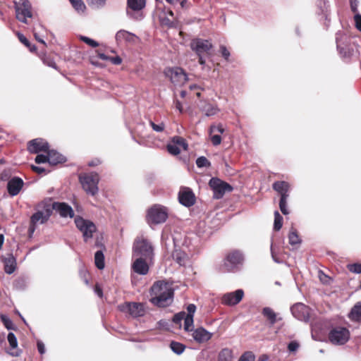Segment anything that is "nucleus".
<instances>
[{
    "label": "nucleus",
    "instance_id": "obj_1",
    "mask_svg": "<svg viewBox=\"0 0 361 361\" xmlns=\"http://www.w3.org/2000/svg\"><path fill=\"white\" fill-rule=\"evenodd\" d=\"M150 294V302L160 307H167L173 301V290L167 283L163 281L154 283L151 288Z\"/></svg>",
    "mask_w": 361,
    "mask_h": 361
},
{
    "label": "nucleus",
    "instance_id": "obj_2",
    "mask_svg": "<svg viewBox=\"0 0 361 361\" xmlns=\"http://www.w3.org/2000/svg\"><path fill=\"white\" fill-rule=\"evenodd\" d=\"M133 257H140L154 260V247L150 240L143 235L136 237L132 247Z\"/></svg>",
    "mask_w": 361,
    "mask_h": 361
},
{
    "label": "nucleus",
    "instance_id": "obj_3",
    "mask_svg": "<svg viewBox=\"0 0 361 361\" xmlns=\"http://www.w3.org/2000/svg\"><path fill=\"white\" fill-rule=\"evenodd\" d=\"M79 180L83 190L89 195L94 196L98 191L99 181V174L94 172L84 173L79 176Z\"/></svg>",
    "mask_w": 361,
    "mask_h": 361
},
{
    "label": "nucleus",
    "instance_id": "obj_4",
    "mask_svg": "<svg viewBox=\"0 0 361 361\" xmlns=\"http://www.w3.org/2000/svg\"><path fill=\"white\" fill-rule=\"evenodd\" d=\"M149 223L159 224L166 221L168 218V211L165 207L155 204L147 212V215Z\"/></svg>",
    "mask_w": 361,
    "mask_h": 361
},
{
    "label": "nucleus",
    "instance_id": "obj_5",
    "mask_svg": "<svg viewBox=\"0 0 361 361\" xmlns=\"http://www.w3.org/2000/svg\"><path fill=\"white\" fill-rule=\"evenodd\" d=\"M75 224L76 227L82 232L85 242L91 239L93 236V233L97 231L96 226L93 222L85 219L81 216H76L75 218Z\"/></svg>",
    "mask_w": 361,
    "mask_h": 361
},
{
    "label": "nucleus",
    "instance_id": "obj_6",
    "mask_svg": "<svg viewBox=\"0 0 361 361\" xmlns=\"http://www.w3.org/2000/svg\"><path fill=\"white\" fill-rule=\"evenodd\" d=\"M209 185L214 192V198L217 200L222 198L226 192H231L233 189L230 184L218 178H212Z\"/></svg>",
    "mask_w": 361,
    "mask_h": 361
},
{
    "label": "nucleus",
    "instance_id": "obj_7",
    "mask_svg": "<svg viewBox=\"0 0 361 361\" xmlns=\"http://www.w3.org/2000/svg\"><path fill=\"white\" fill-rule=\"evenodd\" d=\"M164 75L174 85L181 86L188 80L187 74L180 67L167 68L164 71Z\"/></svg>",
    "mask_w": 361,
    "mask_h": 361
},
{
    "label": "nucleus",
    "instance_id": "obj_8",
    "mask_svg": "<svg viewBox=\"0 0 361 361\" xmlns=\"http://www.w3.org/2000/svg\"><path fill=\"white\" fill-rule=\"evenodd\" d=\"M16 18L27 23V18H32V6L28 0H20L18 2L14 1Z\"/></svg>",
    "mask_w": 361,
    "mask_h": 361
},
{
    "label": "nucleus",
    "instance_id": "obj_9",
    "mask_svg": "<svg viewBox=\"0 0 361 361\" xmlns=\"http://www.w3.org/2000/svg\"><path fill=\"white\" fill-rule=\"evenodd\" d=\"M350 338V331L342 326L333 328L329 334L330 342L334 345H343Z\"/></svg>",
    "mask_w": 361,
    "mask_h": 361
},
{
    "label": "nucleus",
    "instance_id": "obj_10",
    "mask_svg": "<svg viewBox=\"0 0 361 361\" xmlns=\"http://www.w3.org/2000/svg\"><path fill=\"white\" fill-rule=\"evenodd\" d=\"M244 257L239 250H232L228 252L224 259V266L227 271H233L243 264Z\"/></svg>",
    "mask_w": 361,
    "mask_h": 361
},
{
    "label": "nucleus",
    "instance_id": "obj_11",
    "mask_svg": "<svg viewBox=\"0 0 361 361\" xmlns=\"http://www.w3.org/2000/svg\"><path fill=\"white\" fill-rule=\"evenodd\" d=\"M290 311L295 318L298 320L307 322L310 317V308L303 303L298 302L293 305Z\"/></svg>",
    "mask_w": 361,
    "mask_h": 361
},
{
    "label": "nucleus",
    "instance_id": "obj_12",
    "mask_svg": "<svg viewBox=\"0 0 361 361\" xmlns=\"http://www.w3.org/2000/svg\"><path fill=\"white\" fill-rule=\"evenodd\" d=\"M243 296V290L238 289L233 292H229L224 294L221 297V302L225 305L234 306L242 300Z\"/></svg>",
    "mask_w": 361,
    "mask_h": 361
},
{
    "label": "nucleus",
    "instance_id": "obj_13",
    "mask_svg": "<svg viewBox=\"0 0 361 361\" xmlns=\"http://www.w3.org/2000/svg\"><path fill=\"white\" fill-rule=\"evenodd\" d=\"M121 311L128 312L133 317H142L145 310L144 305L142 303L138 302H128L120 306Z\"/></svg>",
    "mask_w": 361,
    "mask_h": 361
},
{
    "label": "nucleus",
    "instance_id": "obj_14",
    "mask_svg": "<svg viewBox=\"0 0 361 361\" xmlns=\"http://www.w3.org/2000/svg\"><path fill=\"white\" fill-rule=\"evenodd\" d=\"M135 259L132 264V269L136 274L140 275H146L149 269V265L153 263V260H147L140 257H133Z\"/></svg>",
    "mask_w": 361,
    "mask_h": 361
},
{
    "label": "nucleus",
    "instance_id": "obj_15",
    "mask_svg": "<svg viewBox=\"0 0 361 361\" xmlns=\"http://www.w3.org/2000/svg\"><path fill=\"white\" fill-rule=\"evenodd\" d=\"M145 0H127V15L131 18L141 20L143 18L142 14L135 17L132 11H140L145 7Z\"/></svg>",
    "mask_w": 361,
    "mask_h": 361
},
{
    "label": "nucleus",
    "instance_id": "obj_16",
    "mask_svg": "<svg viewBox=\"0 0 361 361\" xmlns=\"http://www.w3.org/2000/svg\"><path fill=\"white\" fill-rule=\"evenodd\" d=\"M212 47V44L209 41L202 39H195L190 43L191 49L195 51L197 55L207 53Z\"/></svg>",
    "mask_w": 361,
    "mask_h": 361
},
{
    "label": "nucleus",
    "instance_id": "obj_17",
    "mask_svg": "<svg viewBox=\"0 0 361 361\" xmlns=\"http://www.w3.org/2000/svg\"><path fill=\"white\" fill-rule=\"evenodd\" d=\"M346 40L347 37L345 35H343L340 33L336 34V41L337 49L339 54L343 58H349L352 54L351 50L348 47Z\"/></svg>",
    "mask_w": 361,
    "mask_h": 361
},
{
    "label": "nucleus",
    "instance_id": "obj_18",
    "mask_svg": "<svg viewBox=\"0 0 361 361\" xmlns=\"http://www.w3.org/2000/svg\"><path fill=\"white\" fill-rule=\"evenodd\" d=\"M27 149L32 154H37L40 152H47L49 149V144L43 139L37 138L28 142Z\"/></svg>",
    "mask_w": 361,
    "mask_h": 361
},
{
    "label": "nucleus",
    "instance_id": "obj_19",
    "mask_svg": "<svg viewBox=\"0 0 361 361\" xmlns=\"http://www.w3.org/2000/svg\"><path fill=\"white\" fill-rule=\"evenodd\" d=\"M24 185L22 178L15 176L11 178L7 183V190L11 197H14L19 194Z\"/></svg>",
    "mask_w": 361,
    "mask_h": 361
},
{
    "label": "nucleus",
    "instance_id": "obj_20",
    "mask_svg": "<svg viewBox=\"0 0 361 361\" xmlns=\"http://www.w3.org/2000/svg\"><path fill=\"white\" fill-rule=\"evenodd\" d=\"M138 39L137 35L125 30H121L116 34V40L118 44H135Z\"/></svg>",
    "mask_w": 361,
    "mask_h": 361
},
{
    "label": "nucleus",
    "instance_id": "obj_21",
    "mask_svg": "<svg viewBox=\"0 0 361 361\" xmlns=\"http://www.w3.org/2000/svg\"><path fill=\"white\" fill-rule=\"evenodd\" d=\"M178 200L179 202L185 207H190L195 202V195L189 188H185L179 192Z\"/></svg>",
    "mask_w": 361,
    "mask_h": 361
},
{
    "label": "nucleus",
    "instance_id": "obj_22",
    "mask_svg": "<svg viewBox=\"0 0 361 361\" xmlns=\"http://www.w3.org/2000/svg\"><path fill=\"white\" fill-rule=\"evenodd\" d=\"M53 208L55 209L61 216L70 218L73 217L74 212L71 206L65 202H55L53 204Z\"/></svg>",
    "mask_w": 361,
    "mask_h": 361
},
{
    "label": "nucleus",
    "instance_id": "obj_23",
    "mask_svg": "<svg viewBox=\"0 0 361 361\" xmlns=\"http://www.w3.org/2000/svg\"><path fill=\"white\" fill-rule=\"evenodd\" d=\"M192 336L197 342L203 343L209 341L212 338V334L200 327L194 330Z\"/></svg>",
    "mask_w": 361,
    "mask_h": 361
},
{
    "label": "nucleus",
    "instance_id": "obj_24",
    "mask_svg": "<svg viewBox=\"0 0 361 361\" xmlns=\"http://www.w3.org/2000/svg\"><path fill=\"white\" fill-rule=\"evenodd\" d=\"M7 340L10 345V350L8 353L12 356L18 357L20 355V350L17 349L18 341L15 334L12 332H9L7 336Z\"/></svg>",
    "mask_w": 361,
    "mask_h": 361
},
{
    "label": "nucleus",
    "instance_id": "obj_25",
    "mask_svg": "<svg viewBox=\"0 0 361 361\" xmlns=\"http://www.w3.org/2000/svg\"><path fill=\"white\" fill-rule=\"evenodd\" d=\"M4 264V271L8 274H13L16 269V259L14 256L11 254L6 258L2 259Z\"/></svg>",
    "mask_w": 361,
    "mask_h": 361
},
{
    "label": "nucleus",
    "instance_id": "obj_26",
    "mask_svg": "<svg viewBox=\"0 0 361 361\" xmlns=\"http://www.w3.org/2000/svg\"><path fill=\"white\" fill-rule=\"evenodd\" d=\"M273 189L278 192L281 197L286 196V197H288V191L290 189V185L286 181H276L274 183Z\"/></svg>",
    "mask_w": 361,
    "mask_h": 361
},
{
    "label": "nucleus",
    "instance_id": "obj_27",
    "mask_svg": "<svg viewBox=\"0 0 361 361\" xmlns=\"http://www.w3.org/2000/svg\"><path fill=\"white\" fill-rule=\"evenodd\" d=\"M49 157V164L51 165H56L58 164L63 163L66 161V158L63 155L59 153L55 150L47 151Z\"/></svg>",
    "mask_w": 361,
    "mask_h": 361
},
{
    "label": "nucleus",
    "instance_id": "obj_28",
    "mask_svg": "<svg viewBox=\"0 0 361 361\" xmlns=\"http://www.w3.org/2000/svg\"><path fill=\"white\" fill-rule=\"evenodd\" d=\"M49 217V214L47 212L44 214V212L42 211H38L32 214L30 219L31 224L35 225L37 224H44L45 223Z\"/></svg>",
    "mask_w": 361,
    "mask_h": 361
},
{
    "label": "nucleus",
    "instance_id": "obj_29",
    "mask_svg": "<svg viewBox=\"0 0 361 361\" xmlns=\"http://www.w3.org/2000/svg\"><path fill=\"white\" fill-rule=\"evenodd\" d=\"M173 258L180 266H185L189 262L188 255L185 252L178 250L173 252Z\"/></svg>",
    "mask_w": 361,
    "mask_h": 361
},
{
    "label": "nucleus",
    "instance_id": "obj_30",
    "mask_svg": "<svg viewBox=\"0 0 361 361\" xmlns=\"http://www.w3.org/2000/svg\"><path fill=\"white\" fill-rule=\"evenodd\" d=\"M348 317L352 321L361 322V302H357L353 306Z\"/></svg>",
    "mask_w": 361,
    "mask_h": 361
},
{
    "label": "nucleus",
    "instance_id": "obj_31",
    "mask_svg": "<svg viewBox=\"0 0 361 361\" xmlns=\"http://www.w3.org/2000/svg\"><path fill=\"white\" fill-rule=\"evenodd\" d=\"M263 315L269 320L271 325H274L276 321V314L270 307H264L262 310Z\"/></svg>",
    "mask_w": 361,
    "mask_h": 361
},
{
    "label": "nucleus",
    "instance_id": "obj_32",
    "mask_svg": "<svg viewBox=\"0 0 361 361\" xmlns=\"http://www.w3.org/2000/svg\"><path fill=\"white\" fill-rule=\"evenodd\" d=\"M94 262L99 269H103L104 268V256L102 250H98L95 252Z\"/></svg>",
    "mask_w": 361,
    "mask_h": 361
},
{
    "label": "nucleus",
    "instance_id": "obj_33",
    "mask_svg": "<svg viewBox=\"0 0 361 361\" xmlns=\"http://www.w3.org/2000/svg\"><path fill=\"white\" fill-rule=\"evenodd\" d=\"M218 361H233L231 350L228 348L222 349L219 354Z\"/></svg>",
    "mask_w": 361,
    "mask_h": 361
},
{
    "label": "nucleus",
    "instance_id": "obj_34",
    "mask_svg": "<svg viewBox=\"0 0 361 361\" xmlns=\"http://www.w3.org/2000/svg\"><path fill=\"white\" fill-rule=\"evenodd\" d=\"M171 142L179 148L181 147L183 150H187L188 147V145L186 142V140L180 136H174L171 139Z\"/></svg>",
    "mask_w": 361,
    "mask_h": 361
},
{
    "label": "nucleus",
    "instance_id": "obj_35",
    "mask_svg": "<svg viewBox=\"0 0 361 361\" xmlns=\"http://www.w3.org/2000/svg\"><path fill=\"white\" fill-rule=\"evenodd\" d=\"M73 8L78 13H84L86 9V6L82 0H68Z\"/></svg>",
    "mask_w": 361,
    "mask_h": 361
},
{
    "label": "nucleus",
    "instance_id": "obj_36",
    "mask_svg": "<svg viewBox=\"0 0 361 361\" xmlns=\"http://www.w3.org/2000/svg\"><path fill=\"white\" fill-rule=\"evenodd\" d=\"M170 347L171 350L177 355L183 353L185 348L183 344L176 341H172L170 344Z\"/></svg>",
    "mask_w": 361,
    "mask_h": 361
},
{
    "label": "nucleus",
    "instance_id": "obj_37",
    "mask_svg": "<svg viewBox=\"0 0 361 361\" xmlns=\"http://www.w3.org/2000/svg\"><path fill=\"white\" fill-rule=\"evenodd\" d=\"M203 111L207 116H211L215 115L219 111V109L216 106L211 104H207L203 107Z\"/></svg>",
    "mask_w": 361,
    "mask_h": 361
},
{
    "label": "nucleus",
    "instance_id": "obj_38",
    "mask_svg": "<svg viewBox=\"0 0 361 361\" xmlns=\"http://www.w3.org/2000/svg\"><path fill=\"white\" fill-rule=\"evenodd\" d=\"M17 36L20 42H22L25 47L29 48L30 51H36L37 48L35 45H32L28 39L21 33L17 32Z\"/></svg>",
    "mask_w": 361,
    "mask_h": 361
},
{
    "label": "nucleus",
    "instance_id": "obj_39",
    "mask_svg": "<svg viewBox=\"0 0 361 361\" xmlns=\"http://www.w3.org/2000/svg\"><path fill=\"white\" fill-rule=\"evenodd\" d=\"M283 225V217L280 215L278 211L274 212V229L275 231H279Z\"/></svg>",
    "mask_w": 361,
    "mask_h": 361
},
{
    "label": "nucleus",
    "instance_id": "obj_40",
    "mask_svg": "<svg viewBox=\"0 0 361 361\" xmlns=\"http://www.w3.org/2000/svg\"><path fill=\"white\" fill-rule=\"evenodd\" d=\"M1 320L3 322L5 327L8 330H14L16 329L11 319L6 315L1 314L0 316Z\"/></svg>",
    "mask_w": 361,
    "mask_h": 361
},
{
    "label": "nucleus",
    "instance_id": "obj_41",
    "mask_svg": "<svg viewBox=\"0 0 361 361\" xmlns=\"http://www.w3.org/2000/svg\"><path fill=\"white\" fill-rule=\"evenodd\" d=\"M289 243L290 245H296L300 243V240L299 236L296 232V231L293 228L290 231L288 235Z\"/></svg>",
    "mask_w": 361,
    "mask_h": 361
},
{
    "label": "nucleus",
    "instance_id": "obj_42",
    "mask_svg": "<svg viewBox=\"0 0 361 361\" xmlns=\"http://www.w3.org/2000/svg\"><path fill=\"white\" fill-rule=\"evenodd\" d=\"M193 317L186 316L184 319V329L186 331H192L193 329Z\"/></svg>",
    "mask_w": 361,
    "mask_h": 361
},
{
    "label": "nucleus",
    "instance_id": "obj_43",
    "mask_svg": "<svg viewBox=\"0 0 361 361\" xmlns=\"http://www.w3.org/2000/svg\"><path fill=\"white\" fill-rule=\"evenodd\" d=\"M196 164L199 168L209 167L211 163L205 157H200L196 160Z\"/></svg>",
    "mask_w": 361,
    "mask_h": 361
},
{
    "label": "nucleus",
    "instance_id": "obj_44",
    "mask_svg": "<svg viewBox=\"0 0 361 361\" xmlns=\"http://www.w3.org/2000/svg\"><path fill=\"white\" fill-rule=\"evenodd\" d=\"M287 200L288 197H286V196L283 195V197H281L279 202L280 209L284 215L288 214V210L287 208Z\"/></svg>",
    "mask_w": 361,
    "mask_h": 361
},
{
    "label": "nucleus",
    "instance_id": "obj_45",
    "mask_svg": "<svg viewBox=\"0 0 361 361\" xmlns=\"http://www.w3.org/2000/svg\"><path fill=\"white\" fill-rule=\"evenodd\" d=\"M149 123L152 128L153 129V130L155 132L161 133L163 132L164 130L165 129V125L163 122L155 123L154 122L150 120Z\"/></svg>",
    "mask_w": 361,
    "mask_h": 361
},
{
    "label": "nucleus",
    "instance_id": "obj_46",
    "mask_svg": "<svg viewBox=\"0 0 361 361\" xmlns=\"http://www.w3.org/2000/svg\"><path fill=\"white\" fill-rule=\"evenodd\" d=\"M79 38L81 41H82L83 42H85V44H87V45H89L91 47H97L99 46V43L97 42H96L95 40H94L90 37L80 35Z\"/></svg>",
    "mask_w": 361,
    "mask_h": 361
},
{
    "label": "nucleus",
    "instance_id": "obj_47",
    "mask_svg": "<svg viewBox=\"0 0 361 361\" xmlns=\"http://www.w3.org/2000/svg\"><path fill=\"white\" fill-rule=\"evenodd\" d=\"M167 150L172 155H178L180 153V149L171 142L167 145Z\"/></svg>",
    "mask_w": 361,
    "mask_h": 361
},
{
    "label": "nucleus",
    "instance_id": "obj_48",
    "mask_svg": "<svg viewBox=\"0 0 361 361\" xmlns=\"http://www.w3.org/2000/svg\"><path fill=\"white\" fill-rule=\"evenodd\" d=\"M348 269L355 274H361V264L354 263L347 265Z\"/></svg>",
    "mask_w": 361,
    "mask_h": 361
},
{
    "label": "nucleus",
    "instance_id": "obj_49",
    "mask_svg": "<svg viewBox=\"0 0 361 361\" xmlns=\"http://www.w3.org/2000/svg\"><path fill=\"white\" fill-rule=\"evenodd\" d=\"M87 2L92 8H99L105 4L106 0H87Z\"/></svg>",
    "mask_w": 361,
    "mask_h": 361
},
{
    "label": "nucleus",
    "instance_id": "obj_50",
    "mask_svg": "<svg viewBox=\"0 0 361 361\" xmlns=\"http://www.w3.org/2000/svg\"><path fill=\"white\" fill-rule=\"evenodd\" d=\"M224 128H223L222 125H218V126L212 125L210 126V128H209L210 134L218 133L217 134H219L221 135V134L224 133Z\"/></svg>",
    "mask_w": 361,
    "mask_h": 361
},
{
    "label": "nucleus",
    "instance_id": "obj_51",
    "mask_svg": "<svg viewBox=\"0 0 361 361\" xmlns=\"http://www.w3.org/2000/svg\"><path fill=\"white\" fill-rule=\"evenodd\" d=\"M255 355L252 352H246L243 354L238 361H254Z\"/></svg>",
    "mask_w": 361,
    "mask_h": 361
},
{
    "label": "nucleus",
    "instance_id": "obj_52",
    "mask_svg": "<svg viewBox=\"0 0 361 361\" xmlns=\"http://www.w3.org/2000/svg\"><path fill=\"white\" fill-rule=\"evenodd\" d=\"M210 140L214 146H217L221 142V137L219 134L209 133Z\"/></svg>",
    "mask_w": 361,
    "mask_h": 361
},
{
    "label": "nucleus",
    "instance_id": "obj_53",
    "mask_svg": "<svg viewBox=\"0 0 361 361\" xmlns=\"http://www.w3.org/2000/svg\"><path fill=\"white\" fill-rule=\"evenodd\" d=\"M185 312H180L173 316V322L176 324H180L181 321L185 319Z\"/></svg>",
    "mask_w": 361,
    "mask_h": 361
},
{
    "label": "nucleus",
    "instance_id": "obj_54",
    "mask_svg": "<svg viewBox=\"0 0 361 361\" xmlns=\"http://www.w3.org/2000/svg\"><path fill=\"white\" fill-rule=\"evenodd\" d=\"M35 162L37 164H43V163H46V162L49 163L48 154L47 155L38 154L35 157Z\"/></svg>",
    "mask_w": 361,
    "mask_h": 361
},
{
    "label": "nucleus",
    "instance_id": "obj_55",
    "mask_svg": "<svg viewBox=\"0 0 361 361\" xmlns=\"http://www.w3.org/2000/svg\"><path fill=\"white\" fill-rule=\"evenodd\" d=\"M220 52L225 60L228 61L231 54L224 45L220 46Z\"/></svg>",
    "mask_w": 361,
    "mask_h": 361
},
{
    "label": "nucleus",
    "instance_id": "obj_56",
    "mask_svg": "<svg viewBox=\"0 0 361 361\" xmlns=\"http://www.w3.org/2000/svg\"><path fill=\"white\" fill-rule=\"evenodd\" d=\"M299 348V343L297 341H291L288 345V350L290 352H295Z\"/></svg>",
    "mask_w": 361,
    "mask_h": 361
},
{
    "label": "nucleus",
    "instance_id": "obj_57",
    "mask_svg": "<svg viewBox=\"0 0 361 361\" xmlns=\"http://www.w3.org/2000/svg\"><path fill=\"white\" fill-rule=\"evenodd\" d=\"M355 27L361 32V15L359 13L355 14L354 16Z\"/></svg>",
    "mask_w": 361,
    "mask_h": 361
},
{
    "label": "nucleus",
    "instance_id": "obj_58",
    "mask_svg": "<svg viewBox=\"0 0 361 361\" xmlns=\"http://www.w3.org/2000/svg\"><path fill=\"white\" fill-rule=\"evenodd\" d=\"M188 314L186 316L194 317V314L196 311V306L194 304H190L187 307Z\"/></svg>",
    "mask_w": 361,
    "mask_h": 361
},
{
    "label": "nucleus",
    "instance_id": "obj_59",
    "mask_svg": "<svg viewBox=\"0 0 361 361\" xmlns=\"http://www.w3.org/2000/svg\"><path fill=\"white\" fill-rule=\"evenodd\" d=\"M350 8L353 13H357V7H358V1L357 0H350Z\"/></svg>",
    "mask_w": 361,
    "mask_h": 361
},
{
    "label": "nucleus",
    "instance_id": "obj_60",
    "mask_svg": "<svg viewBox=\"0 0 361 361\" xmlns=\"http://www.w3.org/2000/svg\"><path fill=\"white\" fill-rule=\"evenodd\" d=\"M109 61H111L114 65H119L122 63V59L118 56H116L114 57L110 56Z\"/></svg>",
    "mask_w": 361,
    "mask_h": 361
},
{
    "label": "nucleus",
    "instance_id": "obj_61",
    "mask_svg": "<svg viewBox=\"0 0 361 361\" xmlns=\"http://www.w3.org/2000/svg\"><path fill=\"white\" fill-rule=\"evenodd\" d=\"M37 350L40 354H44L45 353L44 344L40 341H37Z\"/></svg>",
    "mask_w": 361,
    "mask_h": 361
},
{
    "label": "nucleus",
    "instance_id": "obj_62",
    "mask_svg": "<svg viewBox=\"0 0 361 361\" xmlns=\"http://www.w3.org/2000/svg\"><path fill=\"white\" fill-rule=\"evenodd\" d=\"M44 63L47 66H49L50 67H52L54 69H57V66L56 65V63L53 60H51V59H46V60H44Z\"/></svg>",
    "mask_w": 361,
    "mask_h": 361
},
{
    "label": "nucleus",
    "instance_id": "obj_63",
    "mask_svg": "<svg viewBox=\"0 0 361 361\" xmlns=\"http://www.w3.org/2000/svg\"><path fill=\"white\" fill-rule=\"evenodd\" d=\"M34 36H35L36 40H37L39 42H40L42 44H44V46H46L45 42L42 38H40L39 37L38 33L37 32V28L36 27H34Z\"/></svg>",
    "mask_w": 361,
    "mask_h": 361
},
{
    "label": "nucleus",
    "instance_id": "obj_64",
    "mask_svg": "<svg viewBox=\"0 0 361 361\" xmlns=\"http://www.w3.org/2000/svg\"><path fill=\"white\" fill-rule=\"evenodd\" d=\"M95 293L99 297L102 298L103 296V292L102 288L99 286H96L94 288Z\"/></svg>",
    "mask_w": 361,
    "mask_h": 361
}]
</instances>
